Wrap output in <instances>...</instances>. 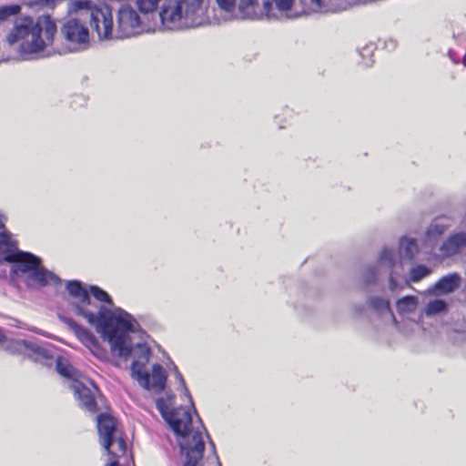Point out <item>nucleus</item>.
I'll return each instance as SVG.
<instances>
[{
  "label": "nucleus",
  "instance_id": "25",
  "mask_svg": "<svg viewBox=\"0 0 466 466\" xmlns=\"http://www.w3.org/2000/svg\"><path fill=\"white\" fill-rule=\"evenodd\" d=\"M220 8L231 11L235 8L237 0H216Z\"/></svg>",
  "mask_w": 466,
  "mask_h": 466
},
{
  "label": "nucleus",
  "instance_id": "21",
  "mask_svg": "<svg viewBox=\"0 0 466 466\" xmlns=\"http://www.w3.org/2000/svg\"><path fill=\"white\" fill-rule=\"evenodd\" d=\"M418 307V299L414 296H406L397 301V310L400 314L414 312Z\"/></svg>",
  "mask_w": 466,
  "mask_h": 466
},
{
  "label": "nucleus",
  "instance_id": "8",
  "mask_svg": "<svg viewBox=\"0 0 466 466\" xmlns=\"http://www.w3.org/2000/svg\"><path fill=\"white\" fill-rule=\"evenodd\" d=\"M84 5L87 2L77 1L74 4L76 13L69 16L63 24L61 33L66 43L69 52L86 50L90 44V33L87 27V17Z\"/></svg>",
  "mask_w": 466,
  "mask_h": 466
},
{
  "label": "nucleus",
  "instance_id": "14",
  "mask_svg": "<svg viewBox=\"0 0 466 466\" xmlns=\"http://www.w3.org/2000/svg\"><path fill=\"white\" fill-rule=\"evenodd\" d=\"M461 278L458 274H449L441 278L433 287L428 289L427 293L436 295L438 292L447 294L454 291L460 285Z\"/></svg>",
  "mask_w": 466,
  "mask_h": 466
},
{
  "label": "nucleus",
  "instance_id": "26",
  "mask_svg": "<svg viewBox=\"0 0 466 466\" xmlns=\"http://www.w3.org/2000/svg\"><path fill=\"white\" fill-rule=\"evenodd\" d=\"M175 371H176V377L178 380L180 385L182 386L185 395H187V397L189 399V400L192 401V398L189 394L187 388L186 387V383H185V380H184L182 375L179 373V371L177 370V368H175Z\"/></svg>",
  "mask_w": 466,
  "mask_h": 466
},
{
  "label": "nucleus",
  "instance_id": "10",
  "mask_svg": "<svg viewBox=\"0 0 466 466\" xmlns=\"http://www.w3.org/2000/svg\"><path fill=\"white\" fill-rule=\"evenodd\" d=\"M86 17L97 34L100 41H108L116 39V25H114V17L111 8L107 5H100L97 6L84 5Z\"/></svg>",
  "mask_w": 466,
  "mask_h": 466
},
{
  "label": "nucleus",
  "instance_id": "16",
  "mask_svg": "<svg viewBox=\"0 0 466 466\" xmlns=\"http://www.w3.org/2000/svg\"><path fill=\"white\" fill-rule=\"evenodd\" d=\"M466 247V234L458 233L451 236L441 247V250L445 255L451 256L458 253Z\"/></svg>",
  "mask_w": 466,
  "mask_h": 466
},
{
  "label": "nucleus",
  "instance_id": "30",
  "mask_svg": "<svg viewBox=\"0 0 466 466\" xmlns=\"http://www.w3.org/2000/svg\"><path fill=\"white\" fill-rule=\"evenodd\" d=\"M449 56H451V58L454 61V63H458L456 60H454V58L452 57V54L451 52L449 53Z\"/></svg>",
  "mask_w": 466,
  "mask_h": 466
},
{
  "label": "nucleus",
  "instance_id": "15",
  "mask_svg": "<svg viewBox=\"0 0 466 466\" xmlns=\"http://www.w3.org/2000/svg\"><path fill=\"white\" fill-rule=\"evenodd\" d=\"M370 307L379 313L385 321H390L397 325V319L390 308V300L381 297H371L370 299Z\"/></svg>",
  "mask_w": 466,
  "mask_h": 466
},
{
  "label": "nucleus",
  "instance_id": "12",
  "mask_svg": "<svg viewBox=\"0 0 466 466\" xmlns=\"http://www.w3.org/2000/svg\"><path fill=\"white\" fill-rule=\"evenodd\" d=\"M307 12L295 0H262V14L269 19H294Z\"/></svg>",
  "mask_w": 466,
  "mask_h": 466
},
{
  "label": "nucleus",
  "instance_id": "2",
  "mask_svg": "<svg viewBox=\"0 0 466 466\" xmlns=\"http://www.w3.org/2000/svg\"><path fill=\"white\" fill-rule=\"evenodd\" d=\"M56 33V25L50 16H39L36 20L24 16L15 20L7 41L10 45H17L25 60L46 57L52 55L48 48L53 45Z\"/></svg>",
  "mask_w": 466,
  "mask_h": 466
},
{
  "label": "nucleus",
  "instance_id": "23",
  "mask_svg": "<svg viewBox=\"0 0 466 466\" xmlns=\"http://www.w3.org/2000/svg\"><path fill=\"white\" fill-rule=\"evenodd\" d=\"M431 273V270L422 265H418L410 269V280L412 282H418L422 279L426 278Z\"/></svg>",
  "mask_w": 466,
  "mask_h": 466
},
{
  "label": "nucleus",
  "instance_id": "22",
  "mask_svg": "<svg viewBox=\"0 0 466 466\" xmlns=\"http://www.w3.org/2000/svg\"><path fill=\"white\" fill-rule=\"evenodd\" d=\"M446 309L447 304L444 300L433 299L427 304L424 309V314L429 317L435 316L446 311Z\"/></svg>",
  "mask_w": 466,
  "mask_h": 466
},
{
  "label": "nucleus",
  "instance_id": "11",
  "mask_svg": "<svg viewBox=\"0 0 466 466\" xmlns=\"http://www.w3.org/2000/svg\"><path fill=\"white\" fill-rule=\"evenodd\" d=\"M142 30V20L137 9L122 5L116 14V39L129 38Z\"/></svg>",
  "mask_w": 466,
  "mask_h": 466
},
{
  "label": "nucleus",
  "instance_id": "27",
  "mask_svg": "<svg viewBox=\"0 0 466 466\" xmlns=\"http://www.w3.org/2000/svg\"><path fill=\"white\" fill-rule=\"evenodd\" d=\"M15 339H6L5 334L3 333L2 329H0V344L3 345L4 349L7 351V345L10 341H14Z\"/></svg>",
  "mask_w": 466,
  "mask_h": 466
},
{
  "label": "nucleus",
  "instance_id": "1",
  "mask_svg": "<svg viewBox=\"0 0 466 466\" xmlns=\"http://www.w3.org/2000/svg\"><path fill=\"white\" fill-rule=\"evenodd\" d=\"M66 289L72 297L70 302L75 313L83 317L95 326L104 340L110 345L113 355L127 360L132 357L131 376L147 390L160 393L164 390L167 374L159 364L152 367V373L147 370V364L151 355L150 348L144 343L133 344L130 333L137 332L140 326L137 319L121 308H116L109 295L96 286L90 288V293L106 306H98L90 298L88 291L81 282L68 281Z\"/></svg>",
  "mask_w": 466,
  "mask_h": 466
},
{
  "label": "nucleus",
  "instance_id": "5",
  "mask_svg": "<svg viewBox=\"0 0 466 466\" xmlns=\"http://www.w3.org/2000/svg\"><path fill=\"white\" fill-rule=\"evenodd\" d=\"M0 253L5 254V260L14 263L12 270L15 273L26 275L29 286H56L61 283L56 274L41 266L39 258L18 250L15 241L5 230L0 232Z\"/></svg>",
  "mask_w": 466,
  "mask_h": 466
},
{
  "label": "nucleus",
  "instance_id": "31",
  "mask_svg": "<svg viewBox=\"0 0 466 466\" xmlns=\"http://www.w3.org/2000/svg\"><path fill=\"white\" fill-rule=\"evenodd\" d=\"M462 63H463L464 66L466 67V56L464 57V59H463V62H462Z\"/></svg>",
  "mask_w": 466,
  "mask_h": 466
},
{
  "label": "nucleus",
  "instance_id": "18",
  "mask_svg": "<svg viewBox=\"0 0 466 466\" xmlns=\"http://www.w3.org/2000/svg\"><path fill=\"white\" fill-rule=\"evenodd\" d=\"M450 227L446 218H439L434 219L426 232V241L432 243L436 241Z\"/></svg>",
  "mask_w": 466,
  "mask_h": 466
},
{
  "label": "nucleus",
  "instance_id": "19",
  "mask_svg": "<svg viewBox=\"0 0 466 466\" xmlns=\"http://www.w3.org/2000/svg\"><path fill=\"white\" fill-rule=\"evenodd\" d=\"M64 322L66 323L72 329L76 331L78 336L85 335L90 340L92 344V351L99 359H103L106 356V352L102 350L98 344L94 341L92 336H90L85 329L81 328L74 319L70 318H64Z\"/></svg>",
  "mask_w": 466,
  "mask_h": 466
},
{
  "label": "nucleus",
  "instance_id": "6",
  "mask_svg": "<svg viewBox=\"0 0 466 466\" xmlns=\"http://www.w3.org/2000/svg\"><path fill=\"white\" fill-rule=\"evenodd\" d=\"M419 252V246L415 238L403 237L400 239L399 254L393 248L385 247L379 254L375 265L368 267L363 274L362 280L366 285L374 284L379 277L384 272L390 275V289L395 291L400 288L396 279L400 273L399 268H402L403 259H412Z\"/></svg>",
  "mask_w": 466,
  "mask_h": 466
},
{
  "label": "nucleus",
  "instance_id": "17",
  "mask_svg": "<svg viewBox=\"0 0 466 466\" xmlns=\"http://www.w3.org/2000/svg\"><path fill=\"white\" fill-rule=\"evenodd\" d=\"M238 9L248 18L256 19L263 16L262 0H239Z\"/></svg>",
  "mask_w": 466,
  "mask_h": 466
},
{
  "label": "nucleus",
  "instance_id": "20",
  "mask_svg": "<svg viewBox=\"0 0 466 466\" xmlns=\"http://www.w3.org/2000/svg\"><path fill=\"white\" fill-rule=\"evenodd\" d=\"M344 9L339 4H328L326 0H310L309 11L319 13H335Z\"/></svg>",
  "mask_w": 466,
  "mask_h": 466
},
{
  "label": "nucleus",
  "instance_id": "24",
  "mask_svg": "<svg viewBox=\"0 0 466 466\" xmlns=\"http://www.w3.org/2000/svg\"><path fill=\"white\" fill-rule=\"evenodd\" d=\"M21 7L17 5H11L0 7V21L5 20L10 15H16L20 12Z\"/></svg>",
  "mask_w": 466,
  "mask_h": 466
},
{
  "label": "nucleus",
  "instance_id": "9",
  "mask_svg": "<svg viewBox=\"0 0 466 466\" xmlns=\"http://www.w3.org/2000/svg\"><path fill=\"white\" fill-rule=\"evenodd\" d=\"M96 422L100 444L110 456L106 466H119L118 458L127 451V443L122 432L116 427L115 419L108 414H99Z\"/></svg>",
  "mask_w": 466,
  "mask_h": 466
},
{
  "label": "nucleus",
  "instance_id": "28",
  "mask_svg": "<svg viewBox=\"0 0 466 466\" xmlns=\"http://www.w3.org/2000/svg\"><path fill=\"white\" fill-rule=\"evenodd\" d=\"M55 0H41V3L46 5H52L54 4Z\"/></svg>",
  "mask_w": 466,
  "mask_h": 466
},
{
  "label": "nucleus",
  "instance_id": "13",
  "mask_svg": "<svg viewBox=\"0 0 466 466\" xmlns=\"http://www.w3.org/2000/svg\"><path fill=\"white\" fill-rule=\"evenodd\" d=\"M71 390L74 391L75 398L78 400V405L86 410L96 413V396L98 394L97 387L89 380H76L70 384Z\"/></svg>",
  "mask_w": 466,
  "mask_h": 466
},
{
  "label": "nucleus",
  "instance_id": "7",
  "mask_svg": "<svg viewBox=\"0 0 466 466\" xmlns=\"http://www.w3.org/2000/svg\"><path fill=\"white\" fill-rule=\"evenodd\" d=\"M7 350L12 354L23 355L35 362L51 367L56 365V370L61 376L72 380H80L81 374L75 369L68 360L63 357H56L51 350L27 340H14L7 345Z\"/></svg>",
  "mask_w": 466,
  "mask_h": 466
},
{
  "label": "nucleus",
  "instance_id": "4",
  "mask_svg": "<svg viewBox=\"0 0 466 466\" xmlns=\"http://www.w3.org/2000/svg\"><path fill=\"white\" fill-rule=\"evenodd\" d=\"M142 13L160 7V19L168 30H183L202 25L207 20V0H137Z\"/></svg>",
  "mask_w": 466,
  "mask_h": 466
},
{
  "label": "nucleus",
  "instance_id": "29",
  "mask_svg": "<svg viewBox=\"0 0 466 466\" xmlns=\"http://www.w3.org/2000/svg\"><path fill=\"white\" fill-rule=\"evenodd\" d=\"M5 227L4 218L0 216V230Z\"/></svg>",
  "mask_w": 466,
  "mask_h": 466
},
{
  "label": "nucleus",
  "instance_id": "3",
  "mask_svg": "<svg viewBox=\"0 0 466 466\" xmlns=\"http://www.w3.org/2000/svg\"><path fill=\"white\" fill-rule=\"evenodd\" d=\"M156 404L162 417L178 438L183 466H202L205 428L201 421L198 420L199 425L195 428L191 414L186 409L177 408L169 410L167 402L164 399H158Z\"/></svg>",
  "mask_w": 466,
  "mask_h": 466
}]
</instances>
